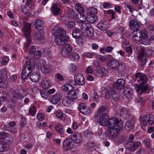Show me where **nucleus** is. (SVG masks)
<instances>
[{"mask_svg": "<svg viewBox=\"0 0 154 154\" xmlns=\"http://www.w3.org/2000/svg\"><path fill=\"white\" fill-rule=\"evenodd\" d=\"M53 35L55 37V42L59 45H61L65 42H68L69 40V36H66V32L62 29L55 27L52 30Z\"/></svg>", "mask_w": 154, "mask_h": 154, "instance_id": "1", "label": "nucleus"}, {"mask_svg": "<svg viewBox=\"0 0 154 154\" xmlns=\"http://www.w3.org/2000/svg\"><path fill=\"white\" fill-rule=\"evenodd\" d=\"M154 123V117L152 115H147L145 116L142 119L140 122L142 128L145 130L148 125H151Z\"/></svg>", "mask_w": 154, "mask_h": 154, "instance_id": "2", "label": "nucleus"}, {"mask_svg": "<svg viewBox=\"0 0 154 154\" xmlns=\"http://www.w3.org/2000/svg\"><path fill=\"white\" fill-rule=\"evenodd\" d=\"M65 42L63 44L61 45L63 46L61 51V54L62 56L67 57L69 56L72 51V48L71 45Z\"/></svg>", "mask_w": 154, "mask_h": 154, "instance_id": "3", "label": "nucleus"}, {"mask_svg": "<svg viewBox=\"0 0 154 154\" xmlns=\"http://www.w3.org/2000/svg\"><path fill=\"white\" fill-rule=\"evenodd\" d=\"M108 69L111 71H115L118 70L120 66V63L115 60H112L107 63Z\"/></svg>", "mask_w": 154, "mask_h": 154, "instance_id": "4", "label": "nucleus"}, {"mask_svg": "<svg viewBox=\"0 0 154 154\" xmlns=\"http://www.w3.org/2000/svg\"><path fill=\"white\" fill-rule=\"evenodd\" d=\"M147 36L146 32L145 30H142L140 31H137L134 34L133 40L136 43H138L140 40L141 38L145 39Z\"/></svg>", "mask_w": 154, "mask_h": 154, "instance_id": "5", "label": "nucleus"}, {"mask_svg": "<svg viewBox=\"0 0 154 154\" xmlns=\"http://www.w3.org/2000/svg\"><path fill=\"white\" fill-rule=\"evenodd\" d=\"M109 128H119V123L118 119L116 118H112L108 120L106 125Z\"/></svg>", "mask_w": 154, "mask_h": 154, "instance_id": "6", "label": "nucleus"}, {"mask_svg": "<svg viewBox=\"0 0 154 154\" xmlns=\"http://www.w3.org/2000/svg\"><path fill=\"white\" fill-rule=\"evenodd\" d=\"M78 108L79 111L84 115H89L91 112L90 108L83 103L79 104Z\"/></svg>", "mask_w": 154, "mask_h": 154, "instance_id": "7", "label": "nucleus"}, {"mask_svg": "<svg viewBox=\"0 0 154 154\" xmlns=\"http://www.w3.org/2000/svg\"><path fill=\"white\" fill-rule=\"evenodd\" d=\"M74 81L76 84L79 85H83L85 84V79L82 74L76 73L74 75Z\"/></svg>", "mask_w": 154, "mask_h": 154, "instance_id": "8", "label": "nucleus"}, {"mask_svg": "<svg viewBox=\"0 0 154 154\" xmlns=\"http://www.w3.org/2000/svg\"><path fill=\"white\" fill-rule=\"evenodd\" d=\"M31 24L30 23H25L23 24L22 31L24 33V35L26 38L30 36L31 33Z\"/></svg>", "mask_w": 154, "mask_h": 154, "instance_id": "9", "label": "nucleus"}, {"mask_svg": "<svg viewBox=\"0 0 154 154\" xmlns=\"http://www.w3.org/2000/svg\"><path fill=\"white\" fill-rule=\"evenodd\" d=\"M33 69L30 67H28L23 66L21 73L22 78L24 79H27L29 77V74H30L32 73Z\"/></svg>", "mask_w": 154, "mask_h": 154, "instance_id": "10", "label": "nucleus"}, {"mask_svg": "<svg viewBox=\"0 0 154 154\" xmlns=\"http://www.w3.org/2000/svg\"><path fill=\"white\" fill-rule=\"evenodd\" d=\"M120 128H109L107 131L110 137L115 138L117 137L119 135Z\"/></svg>", "mask_w": 154, "mask_h": 154, "instance_id": "11", "label": "nucleus"}, {"mask_svg": "<svg viewBox=\"0 0 154 154\" xmlns=\"http://www.w3.org/2000/svg\"><path fill=\"white\" fill-rule=\"evenodd\" d=\"M72 142L70 140L65 139L63 143V150L66 151L71 150L73 148Z\"/></svg>", "mask_w": 154, "mask_h": 154, "instance_id": "12", "label": "nucleus"}, {"mask_svg": "<svg viewBox=\"0 0 154 154\" xmlns=\"http://www.w3.org/2000/svg\"><path fill=\"white\" fill-rule=\"evenodd\" d=\"M12 97L11 99V102L15 103H16L17 100L22 99L24 96L21 93L13 91L12 93Z\"/></svg>", "mask_w": 154, "mask_h": 154, "instance_id": "13", "label": "nucleus"}, {"mask_svg": "<svg viewBox=\"0 0 154 154\" xmlns=\"http://www.w3.org/2000/svg\"><path fill=\"white\" fill-rule=\"evenodd\" d=\"M128 144H130V146L128 148L129 150L134 151L138 146L141 145V143L140 141H137L135 143L134 141H128Z\"/></svg>", "mask_w": 154, "mask_h": 154, "instance_id": "14", "label": "nucleus"}, {"mask_svg": "<svg viewBox=\"0 0 154 154\" xmlns=\"http://www.w3.org/2000/svg\"><path fill=\"white\" fill-rule=\"evenodd\" d=\"M108 116L106 114H103L100 117L99 121V124L103 126L106 125L108 120Z\"/></svg>", "mask_w": 154, "mask_h": 154, "instance_id": "15", "label": "nucleus"}, {"mask_svg": "<svg viewBox=\"0 0 154 154\" xmlns=\"http://www.w3.org/2000/svg\"><path fill=\"white\" fill-rule=\"evenodd\" d=\"M71 139L75 143H79L81 142L82 138V135L80 133H77L73 134L71 136Z\"/></svg>", "mask_w": 154, "mask_h": 154, "instance_id": "16", "label": "nucleus"}, {"mask_svg": "<svg viewBox=\"0 0 154 154\" xmlns=\"http://www.w3.org/2000/svg\"><path fill=\"white\" fill-rule=\"evenodd\" d=\"M71 82H70L69 84L67 83L63 85L61 87L62 90L68 93L72 91L73 90V87L71 85Z\"/></svg>", "mask_w": 154, "mask_h": 154, "instance_id": "17", "label": "nucleus"}, {"mask_svg": "<svg viewBox=\"0 0 154 154\" xmlns=\"http://www.w3.org/2000/svg\"><path fill=\"white\" fill-rule=\"evenodd\" d=\"M130 110H128L125 108H122L121 110L120 115L123 118L127 119L130 116Z\"/></svg>", "mask_w": 154, "mask_h": 154, "instance_id": "18", "label": "nucleus"}, {"mask_svg": "<svg viewBox=\"0 0 154 154\" xmlns=\"http://www.w3.org/2000/svg\"><path fill=\"white\" fill-rule=\"evenodd\" d=\"M51 81L47 78H44L41 82V86L43 88H48L51 86Z\"/></svg>", "mask_w": 154, "mask_h": 154, "instance_id": "19", "label": "nucleus"}, {"mask_svg": "<svg viewBox=\"0 0 154 154\" xmlns=\"http://www.w3.org/2000/svg\"><path fill=\"white\" fill-rule=\"evenodd\" d=\"M125 80L123 79H118L116 81L115 86L118 90L121 89L125 84Z\"/></svg>", "mask_w": 154, "mask_h": 154, "instance_id": "20", "label": "nucleus"}, {"mask_svg": "<svg viewBox=\"0 0 154 154\" xmlns=\"http://www.w3.org/2000/svg\"><path fill=\"white\" fill-rule=\"evenodd\" d=\"M73 37L77 39L76 41H78L80 42L82 41V38L80 36V31L79 29H74L72 32Z\"/></svg>", "mask_w": 154, "mask_h": 154, "instance_id": "21", "label": "nucleus"}, {"mask_svg": "<svg viewBox=\"0 0 154 154\" xmlns=\"http://www.w3.org/2000/svg\"><path fill=\"white\" fill-rule=\"evenodd\" d=\"M62 97V96L59 93H56L51 98V100L53 104H57Z\"/></svg>", "mask_w": 154, "mask_h": 154, "instance_id": "22", "label": "nucleus"}, {"mask_svg": "<svg viewBox=\"0 0 154 154\" xmlns=\"http://www.w3.org/2000/svg\"><path fill=\"white\" fill-rule=\"evenodd\" d=\"M129 25L130 28L134 31H137L140 27L139 23L134 20H132L130 21Z\"/></svg>", "mask_w": 154, "mask_h": 154, "instance_id": "23", "label": "nucleus"}, {"mask_svg": "<svg viewBox=\"0 0 154 154\" xmlns=\"http://www.w3.org/2000/svg\"><path fill=\"white\" fill-rule=\"evenodd\" d=\"M30 79L33 82H38L39 79V74L36 72H32L30 75Z\"/></svg>", "mask_w": 154, "mask_h": 154, "instance_id": "24", "label": "nucleus"}, {"mask_svg": "<svg viewBox=\"0 0 154 154\" xmlns=\"http://www.w3.org/2000/svg\"><path fill=\"white\" fill-rule=\"evenodd\" d=\"M55 129L60 134H63L65 132V130L63 125L61 124H59L54 127Z\"/></svg>", "mask_w": 154, "mask_h": 154, "instance_id": "25", "label": "nucleus"}, {"mask_svg": "<svg viewBox=\"0 0 154 154\" xmlns=\"http://www.w3.org/2000/svg\"><path fill=\"white\" fill-rule=\"evenodd\" d=\"M102 96L106 99H109L110 97V94L109 91L106 88L101 90Z\"/></svg>", "mask_w": 154, "mask_h": 154, "instance_id": "26", "label": "nucleus"}, {"mask_svg": "<svg viewBox=\"0 0 154 154\" xmlns=\"http://www.w3.org/2000/svg\"><path fill=\"white\" fill-rule=\"evenodd\" d=\"M67 57H68L69 59L72 60H78L80 57L79 54L75 52L71 53L69 56H68Z\"/></svg>", "mask_w": 154, "mask_h": 154, "instance_id": "27", "label": "nucleus"}, {"mask_svg": "<svg viewBox=\"0 0 154 154\" xmlns=\"http://www.w3.org/2000/svg\"><path fill=\"white\" fill-rule=\"evenodd\" d=\"M60 11V9L56 4H53L51 7V11L54 15H57Z\"/></svg>", "mask_w": 154, "mask_h": 154, "instance_id": "28", "label": "nucleus"}, {"mask_svg": "<svg viewBox=\"0 0 154 154\" xmlns=\"http://www.w3.org/2000/svg\"><path fill=\"white\" fill-rule=\"evenodd\" d=\"M124 94L127 98H130L133 95V91L130 88H125L124 91Z\"/></svg>", "mask_w": 154, "mask_h": 154, "instance_id": "29", "label": "nucleus"}, {"mask_svg": "<svg viewBox=\"0 0 154 154\" xmlns=\"http://www.w3.org/2000/svg\"><path fill=\"white\" fill-rule=\"evenodd\" d=\"M82 23L80 31L83 34L85 33V32L87 30L88 27H89L90 25V24L86 22L81 23Z\"/></svg>", "mask_w": 154, "mask_h": 154, "instance_id": "30", "label": "nucleus"}, {"mask_svg": "<svg viewBox=\"0 0 154 154\" xmlns=\"http://www.w3.org/2000/svg\"><path fill=\"white\" fill-rule=\"evenodd\" d=\"M125 129L127 131H130L131 129L134 128V126L133 122L128 121L126 122L125 125Z\"/></svg>", "mask_w": 154, "mask_h": 154, "instance_id": "31", "label": "nucleus"}, {"mask_svg": "<svg viewBox=\"0 0 154 154\" xmlns=\"http://www.w3.org/2000/svg\"><path fill=\"white\" fill-rule=\"evenodd\" d=\"M94 30L90 25L87 29V30L83 34V35L86 36H91L93 35Z\"/></svg>", "mask_w": 154, "mask_h": 154, "instance_id": "32", "label": "nucleus"}, {"mask_svg": "<svg viewBox=\"0 0 154 154\" xmlns=\"http://www.w3.org/2000/svg\"><path fill=\"white\" fill-rule=\"evenodd\" d=\"M106 69L104 68H101L99 69L96 71L95 73V75L97 76L102 77V75L106 73Z\"/></svg>", "mask_w": 154, "mask_h": 154, "instance_id": "33", "label": "nucleus"}, {"mask_svg": "<svg viewBox=\"0 0 154 154\" xmlns=\"http://www.w3.org/2000/svg\"><path fill=\"white\" fill-rule=\"evenodd\" d=\"M87 19L88 22L93 23L97 19V16H96L91 15L90 14H87Z\"/></svg>", "mask_w": 154, "mask_h": 154, "instance_id": "34", "label": "nucleus"}, {"mask_svg": "<svg viewBox=\"0 0 154 154\" xmlns=\"http://www.w3.org/2000/svg\"><path fill=\"white\" fill-rule=\"evenodd\" d=\"M107 108L105 106H101L97 109V114L100 115L101 113H105L106 112Z\"/></svg>", "mask_w": 154, "mask_h": 154, "instance_id": "35", "label": "nucleus"}, {"mask_svg": "<svg viewBox=\"0 0 154 154\" xmlns=\"http://www.w3.org/2000/svg\"><path fill=\"white\" fill-rule=\"evenodd\" d=\"M43 33L40 32H38L36 33L34 35L35 39L39 42H40L42 41L43 39Z\"/></svg>", "mask_w": 154, "mask_h": 154, "instance_id": "36", "label": "nucleus"}, {"mask_svg": "<svg viewBox=\"0 0 154 154\" xmlns=\"http://www.w3.org/2000/svg\"><path fill=\"white\" fill-rule=\"evenodd\" d=\"M75 9L79 13H83L84 10L82 6L79 4H76L75 5Z\"/></svg>", "mask_w": 154, "mask_h": 154, "instance_id": "37", "label": "nucleus"}, {"mask_svg": "<svg viewBox=\"0 0 154 154\" xmlns=\"http://www.w3.org/2000/svg\"><path fill=\"white\" fill-rule=\"evenodd\" d=\"M70 100L72 99H75L77 98V95L75 92L72 91L69 92L67 96Z\"/></svg>", "mask_w": 154, "mask_h": 154, "instance_id": "38", "label": "nucleus"}, {"mask_svg": "<svg viewBox=\"0 0 154 154\" xmlns=\"http://www.w3.org/2000/svg\"><path fill=\"white\" fill-rule=\"evenodd\" d=\"M97 12V11L96 9L93 7H91L90 9H88L87 14H90L91 15L96 16Z\"/></svg>", "mask_w": 154, "mask_h": 154, "instance_id": "39", "label": "nucleus"}, {"mask_svg": "<svg viewBox=\"0 0 154 154\" xmlns=\"http://www.w3.org/2000/svg\"><path fill=\"white\" fill-rule=\"evenodd\" d=\"M32 59L31 58L26 59V58L24 60L25 61V63L24 64V66L28 67H30L32 69H33V66L31 63V62Z\"/></svg>", "mask_w": 154, "mask_h": 154, "instance_id": "40", "label": "nucleus"}, {"mask_svg": "<svg viewBox=\"0 0 154 154\" xmlns=\"http://www.w3.org/2000/svg\"><path fill=\"white\" fill-rule=\"evenodd\" d=\"M154 40V32H151L150 35L149 40L146 39L143 42V44L145 45H147L149 44V41Z\"/></svg>", "mask_w": 154, "mask_h": 154, "instance_id": "41", "label": "nucleus"}, {"mask_svg": "<svg viewBox=\"0 0 154 154\" xmlns=\"http://www.w3.org/2000/svg\"><path fill=\"white\" fill-rule=\"evenodd\" d=\"M70 103L71 100L67 96L63 98L62 103L64 105L66 106H68Z\"/></svg>", "mask_w": 154, "mask_h": 154, "instance_id": "42", "label": "nucleus"}, {"mask_svg": "<svg viewBox=\"0 0 154 154\" xmlns=\"http://www.w3.org/2000/svg\"><path fill=\"white\" fill-rule=\"evenodd\" d=\"M8 77L7 72L5 70H1L0 72V79L6 80Z\"/></svg>", "mask_w": 154, "mask_h": 154, "instance_id": "43", "label": "nucleus"}, {"mask_svg": "<svg viewBox=\"0 0 154 154\" xmlns=\"http://www.w3.org/2000/svg\"><path fill=\"white\" fill-rule=\"evenodd\" d=\"M145 51L144 50H141L139 53L138 58L139 59H146Z\"/></svg>", "mask_w": 154, "mask_h": 154, "instance_id": "44", "label": "nucleus"}, {"mask_svg": "<svg viewBox=\"0 0 154 154\" xmlns=\"http://www.w3.org/2000/svg\"><path fill=\"white\" fill-rule=\"evenodd\" d=\"M42 72L44 74H47L50 71V68L47 66H43L41 69Z\"/></svg>", "mask_w": 154, "mask_h": 154, "instance_id": "45", "label": "nucleus"}, {"mask_svg": "<svg viewBox=\"0 0 154 154\" xmlns=\"http://www.w3.org/2000/svg\"><path fill=\"white\" fill-rule=\"evenodd\" d=\"M100 97L97 93L96 92L94 93L92 95V98L97 103L99 102V99Z\"/></svg>", "mask_w": 154, "mask_h": 154, "instance_id": "46", "label": "nucleus"}, {"mask_svg": "<svg viewBox=\"0 0 154 154\" xmlns=\"http://www.w3.org/2000/svg\"><path fill=\"white\" fill-rule=\"evenodd\" d=\"M94 53H91L90 52H86L82 54L83 57L84 58H91L94 56Z\"/></svg>", "mask_w": 154, "mask_h": 154, "instance_id": "47", "label": "nucleus"}, {"mask_svg": "<svg viewBox=\"0 0 154 154\" xmlns=\"http://www.w3.org/2000/svg\"><path fill=\"white\" fill-rule=\"evenodd\" d=\"M111 95L113 100L115 101H117L119 98V94L117 93L115 94L113 91H111Z\"/></svg>", "mask_w": 154, "mask_h": 154, "instance_id": "48", "label": "nucleus"}, {"mask_svg": "<svg viewBox=\"0 0 154 154\" xmlns=\"http://www.w3.org/2000/svg\"><path fill=\"white\" fill-rule=\"evenodd\" d=\"M35 25L37 29L41 27L43 25V22L40 20H37L35 21Z\"/></svg>", "mask_w": 154, "mask_h": 154, "instance_id": "49", "label": "nucleus"}, {"mask_svg": "<svg viewBox=\"0 0 154 154\" xmlns=\"http://www.w3.org/2000/svg\"><path fill=\"white\" fill-rule=\"evenodd\" d=\"M142 74L143 73H142L137 72L135 75L134 79L135 81H137L138 82H140Z\"/></svg>", "mask_w": 154, "mask_h": 154, "instance_id": "50", "label": "nucleus"}, {"mask_svg": "<svg viewBox=\"0 0 154 154\" xmlns=\"http://www.w3.org/2000/svg\"><path fill=\"white\" fill-rule=\"evenodd\" d=\"M29 112L32 116H34L36 112V107L33 106H31L29 110Z\"/></svg>", "mask_w": 154, "mask_h": 154, "instance_id": "51", "label": "nucleus"}, {"mask_svg": "<svg viewBox=\"0 0 154 154\" xmlns=\"http://www.w3.org/2000/svg\"><path fill=\"white\" fill-rule=\"evenodd\" d=\"M75 23L72 21L69 22L66 24V26L68 29H72L75 26Z\"/></svg>", "mask_w": 154, "mask_h": 154, "instance_id": "52", "label": "nucleus"}, {"mask_svg": "<svg viewBox=\"0 0 154 154\" xmlns=\"http://www.w3.org/2000/svg\"><path fill=\"white\" fill-rule=\"evenodd\" d=\"M33 57L35 59H37L40 57L42 55V52L39 51H35Z\"/></svg>", "mask_w": 154, "mask_h": 154, "instance_id": "53", "label": "nucleus"}, {"mask_svg": "<svg viewBox=\"0 0 154 154\" xmlns=\"http://www.w3.org/2000/svg\"><path fill=\"white\" fill-rule=\"evenodd\" d=\"M6 150L5 144L2 141H0V152L5 151Z\"/></svg>", "mask_w": 154, "mask_h": 154, "instance_id": "54", "label": "nucleus"}, {"mask_svg": "<svg viewBox=\"0 0 154 154\" xmlns=\"http://www.w3.org/2000/svg\"><path fill=\"white\" fill-rule=\"evenodd\" d=\"M6 80L0 79V88H4L7 87Z\"/></svg>", "mask_w": 154, "mask_h": 154, "instance_id": "55", "label": "nucleus"}, {"mask_svg": "<svg viewBox=\"0 0 154 154\" xmlns=\"http://www.w3.org/2000/svg\"><path fill=\"white\" fill-rule=\"evenodd\" d=\"M63 113L60 110H57L56 112V115L57 117L60 119H63Z\"/></svg>", "mask_w": 154, "mask_h": 154, "instance_id": "56", "label": "nucleus"}, {"mask_svg": "<svg viewBox=\"0 0 154 154\" xmlns=\"http://www.w3.org/2000/svg\"><path fill=\"white\" fill-rule=\"evenodd\" d=\"M4 128L7 131H10L11 133L13 134L17 132V130L15 128H12L10 129V128L9 127H8V126L6 125H5L4 126Z\"/></svg>", "mask_w": 154, "mask_h": 154, "instance_id": "57", "label": "nucleus"}, {"mask_svg": "<svg viewBox=\"0 0 154 154\" xmlns=\"http://www.w3.org/2000/svg\"><path fill=\"white\" fill-rule=\"evenodd\" d=\"M75 15V12L73 10L70 9L67 12V15L70 18L74 17Z\"/></svg>", "mask_w": 154, "mask_h": 154, "instance_id": "58", "label": "nucleus"}, {"mask_svg": "<svg viewBox=\"0 0 154 154\" xmlns=\"http://www.w3.org/2000/svg\"><path fill=\"white\" fill-rule=\"evenodd\" d=\"M98 28L101 30H104L106 29L105 25L102 22L99 23L97 25Z\"/></svg>", "mask_w": 154, "mask_h": 154, "instance_id": "59", "label": "nucleus"}, {"mask_svg": "<svg viewBox=\"0 0 154 154\" xmlns=\"http://www.w3.org/2000/svg\"><path fill=\"white\" fill-rule=\"evenodd\" d=\"M45 117L44 114L42 113H38L37 115V119L40 121L43 120Z\"/></svg>", "mask_w": 154, "mask_h": 154, "instance_id": "60", "label": "nucleus"}, {"mask_svg": "<svg viewBox=\"0 0 154 154\" xmlns=\"http://www.w3.org/2000/svg\"><path fill=\"white\" fill-rule=\"evenodd\" d=\"M9 61L8 58L7 57H4L2 58V60L1 62V63L3 65L6 64Z\"/></svg>", "mask_w": 154, "mask_h": 154, "instance_id": "61", "label": "nucleus"}, {"mask_svg": "<svg viewBox=\"0 0 154 154\" xmlns=\"http://www.w3.org/2000/svg\"><path fill=\"white\" fill-rule=\"evenodd\" d=\"M108 14L112 17V19L115 18V16L116 13L113 10H110L107 11Z\"/></svg>", "mask_w": 154, "mask_h": 154, "instance_id": "62", "label": "nucleus"}, {"mask_svg": "<svg viewBox=\"0 0 154 154\" xmlns=\"http://www.w3.org/2000/svg\"><path fill=\"white\" fill-rule=\"evenodd\" d=\"M86 18L85 15L82 13L81 17H80V19L79 21V22L80 23H85L86 22Z\"/></svg>", "mask_w": 154, "mask_h": 154, "instance_id": "63", "label": "nucleus"}, {"mask_svg": "<svg viewBox=\"0 0 154 154\" xmlns=\"http://www.w3.org/2000/svg\"><path fill=\"white\" fill-rule=\"evenodd\" d=\"M141 91L142 92H145L148 88V86L147 85H140Z\"/></svg>", "mask_w": 154, "mask_h": 154, "instance_id": "64", "label": "nucleus"}]
</instances>
